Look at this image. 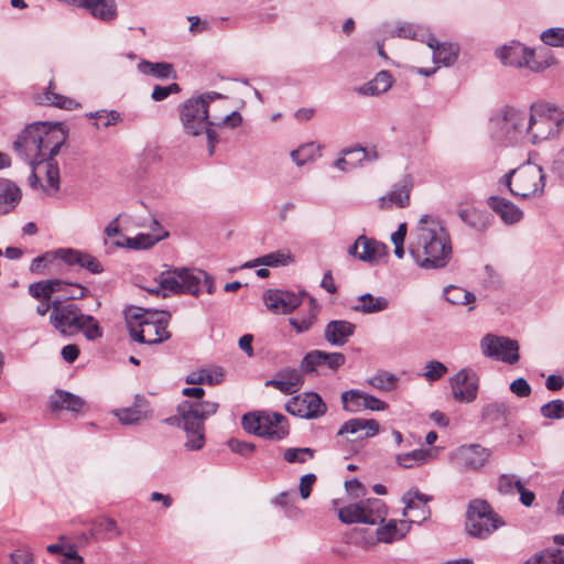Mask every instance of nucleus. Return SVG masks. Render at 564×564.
<instances>
[{
	"mask_svg": "<svg viewBox=\"0 0 564 564\" xmlns=\"http://www.w3.org/2000/svg\"><path fill=\"white\" fill-rule=\"evenodd\" d=\"M21 199L20 188L7 178H0V215L10 213Z\"/></svg>",
	"mask_w": 564,
	"mask_h": 564,
	"instance_id": "2f4dec72",
	"label": "nucleus"
},
{
	"mask_svg": "<svg viewBox=\"0 0 564 564\" xmlns=\"http://www.w3.org/2000/svg\"><path fill=\"white\" fill-rule=\"evenodd\" d=\"M218 404L213 401H183L177 406L182 421L204 424V420L217 412Z\"/></svg>",
	"mask_w": 564,
	"mask_h": 564,
	"instance_id": "5701e85b",
	"label": "nucleus"
},
{
	"mask_svg": "<svg viewBox=\"0 0 564 564\" xmlns=\"http://www.w3.org/2000/svg\"><path fill=\"white\" fill-rule=\"evenodd\" d=\"M91 534L98 539L111 541L119 539L122 535V530L112 518L101 517L94 521Z\"/></svg>",
	"mask_w": 564,
	"mask_h": 564,
	"instance_id": "c9c22d12",
	"label": "nucleus"
},
{
	"mask_svg": "<svg viewBox=\"0 0 564 564\" xmlns=\"http://www.w3.org/2000/svg\"><path fill=\"white\" fill-rule=\"evenodd\" d=\"M180 91V86L176 83H172L167 86H155L151 97L155 101H162L166 99L170 95L177 94Z\"/></svg>",
	"mask_w": 564,
	"mask_h": 564,
	"instance_id": "338daca9",
	"label": "nucleus"
},
{
	"mask_svg": "<svg viewBox=\"0 0 564 564\" xmlns=\"http://www.w3.org/2000/svg\"><path fill=\"white\" fill-rule=\"evenodd\" d=\"M319 147L314 142L305 143L291 152L292 160L302 166L318 156Z\"/></svg>",
	"mask_w": 564,
	"mask_h": 564,
	"instance_id": "8fccbe9b",
	"label": "nucleus"
},
{
	"mask_svg": "<svg viewBox=\"0 0 564 564\" xmlns=\"http://www.w3.org/2000/svg\"><path fill=\"white\" fill-rule=\"evenodd\" d=\"M543 43L550 46H564V28H551L541 33Z\"/></svg>",
	"mask_w": 564,
	"mask_h": 564,
	"instance_id": "680f3d73",
	"label": "nucleus"
},
{
	"mask_svg": "<svg viewBox=\"0 0 564 564\" xmlns=\"http://www.w3.org/2000/svg\"><path fill=\"white\" fill-rule=\"evenodd\" d=\"M55 260H59L58 249L53 252H45L44 254L34 258L30 264V271L36 274H45V268L52 264Z\"/></svg>",
	"mask_w": 564,
	"mask_h": 564,
	"instance_id": "4d7b16f0",
	"label": "nucleus"
},
{
	"mask_svg": "<svg viewBox=\"0 0 564 564\" xmlns=\"http://www.w3.org/2000/svg\"><path fill=\"white\" fill-rule=\"evenodd\" d=\"M126 323L134 341L155 345L170 338L167 321L158 313L132 307L126 312Z\"/></svg>",
	"mask_w": 564,
	"mask_h": 564,
	"instance_id": "20e7f679",
	"label": "nucleus"
},
{
	"mask_svg": "<svg viewBox=\"0 0 564 564\" xmlns=\"http://www.w3.org/2000/svg\"><path fill=\"white\" fill-rule=\"evenodd\" d=\"M67 139L62 123L35 122L28 126L14 142V148L34 167L52 160Z\"/></svg>",
	"mask_w": 564,
	"mask_h": 564,
	"instance_id": "f03ea898",
	"label": "nucleus"
},
{
	"mask_svg": "<svg viewBox=\"0 0 564 564\" xmlns=\"http://www.w3.org/2000/svg\"><path fill=\"white\" fill-rule=\"evenodd\" d=\"M434 458L431 449H414L409 453L398 454L395 460L403 468H414Z\"/></svg>",
	"mask_w": 564,
	"mask_h": 564,
	"instance_id": "79ce46f5",
	"label": "nucleus"
},
{
	"mask_svg": "<svg viewBox=\"0 0 564 564\" xmlns=\"http://www.w3.org/2000/svg\"><path fill=\"white\" fill-rule=\"evenodd\" d=\"M498 59L507 66L528 68L540 73L553 64L552 59H538L534 50L517 41H511L496 51Z\"/></svg>",
	"mask_w": 564,
	"mask_h": 564,
	"instance_id": "9b49d317",
	"label": "nucleus"
},
{
	"mask_svg": "<svg viewBox=\"0 0 564 564\" xmlns=\"http://www.w3.org/2000/svg\"><path fill=\"white\" fill-rule=\"evenodd\" d=\"M54 88H55L54 84L50 83V85H48V87H47V89H46V91L44 94L43 100L47 105H52V106L58 107L61 109H67V110L77 108L79 106L72 98H68V97H65L63 95H59V94L55 93Z\"/></svg>",
	"mask_w": 564,
	"mask_h": 564,
	"instance_id": "09e8293b",
	"label": "nucleus"
},
{
	"mask_svg": "<svg viewBox=\"0 0 564 564\" xmlns=\"http://www.w3.org/2000/svg\"><path fill=\"white\" fill-rule=\"evenodd\" d=\"M221 95L217 93H206L197 98L188 99L184 102L181 110V121L184 130L192 134L198 135L202 132H206L208 142V152L212 155L214 153L217 137L216 133L209 129L213 122L208 118V105L216 98H220Z\"/></svg>",
	"mask_w": 564,
	"mask_h": 564,
	"instance_id": "39448f33",
	"label": "nucleus"
},
{
	"mask_svg": "<svg viewBox=\"0 0 564 564\" xmlns=\"http://www.w3.org/2000/svg\"><path fill=\"white\" fill-rule=\"evenodd\" d=\"M183 429L187 440L184 444L188 451H198L205 445L204 424L193 423V421H183Z\"/></svg>",
	"mask_w": 564,
	"mask_h": 564,
	"instance_id": "ea45409f",
	"label": "nucleus"
},
{
	"mask_svg": "<svg viewBox=\"0 0 564 564\" xmlns=\"http://www.w3.org/2000/svg\"><path fill=\"white\" fill-rule=\"evenodd\" d=\"M398 378L389 372H379L367 379V383L378 390L389 391L395 388Z\"/></svg>",
	"mask_w": 564,
	"mask_h": 564,
	"instance_id": "6e6d98bb",
	"label": "nucleus"
},
{
	"mask_svg": "<svg viewBox=\"0 0 564 564\" xmlns=\"http://www.w3.org/2000/svg\"><path fill=\"white\" fill-rule=\"evenodd\" d=\"M59 260L68 265H78L86 269L90 273L98 274L104 271V267L100 261L90 253L70 249L61 248L58 249Z\"/></svg>",
	"mask_w": 564,
	"mask_h": 564,
	"instance_id": "b1692460",
	"label": "nucleus"
},
{
	"mask_svg": "<svg viewBox=\"0 0 564 564\" xmlns=\"http://www.w3.org/2000/svg\"><path fill=\"white\" fill-rule=\"evenodd\" d=\"M393 84L392 76L387 70L379 72L373 79L359 86L357 93L366 96H376L386 93Z\"/></svg>",
	"mask_w": 564,
	"mask_h": 564,
	"instance_id": "72a5a7b5",
	"label": "nucleus"
},
{
	"mask_svg": "<svg viewBox=\"0 0 564 564\" xmlns=\"http://www.w3.org/2000/svg\"><path fill=\"white\" fill-rule=\"evenodd\" d=\"M79 8L86 9L89 13L102 21H111L117 17V4L115 0H78Z\"/></svg>",
	"mask_w": 564,
	"mask_h": 564,
	"instance_id": "c756f323",
	"label": "nucleus"
},
{
	"mask_svg": "<svg viewBox=\"0 0 564 564\" xmlns=\"http://www.w3.org/2000/svg\"><path fill=\"white\" fill-rule=\"evenodd\" d=\"M51 281H40L29 285V293L36 300H52Z\"/></svg>",
	"mask_w": 564,
	"mask_h": 564,
	"instance_id": "e2e57ef3",
	"label": "nucleus"
},
{
	"mask_svg": "<svg viewBox=\"0 0 564 564\" xmlns=\"http://www.w3.org/2000/svg\"><path fill=\"white\" fill-rule=\"evenodd\" d=\"M115 415L124 425L137 424L148 417L147 411H143L140 406L117 410Z\"/></svg>",
	"mask_w": 564,
	"mask_h": 564,
	"instance_id": "3c124183",
	"label": "nucleus"
},
{
	"mask_svg": "<svg viewBox=\"0 0 564 564\" xmlns=\"http://www.w3.org/2000/svg\"><path fill=\"white\" fill-rule=\"evenodd\" d=\"M154 225L159 227L158 232L139 234L132 238H123L122 240H113L115 247L130 248V249H149L159 241L169 237V232L162 228L158 220H154Z\"/></svg>",
	"mask_w": 564,
	"mask_h": 564,
	"instance_id": "393cba45",
	"label": "nucleus"
},
{
	"mask_svg": "<svg viewBox=\"0 0 564 564\" xmlns=\"http://www.w3.org/2000/svg\"><path fill=\"white\" fill-rule=\"evenodd\" d=\"M285 410L291 415L313 420L323 416L327 406L316 392H303L291 398L285 404Z\"/></svg>",
	"mask_w": 564,
	"mask_h": 564,
	"instance_id": "4468645a",
	"label": "nucleus"
},
{
	"mask_svg": "<svg viewBox=\"0 0 564 564\" xmlns=\"http://www.w3.org/2000/svg\"><path fill=\"white\" fill-rule=\"evenodd\" d=\"M242 426L261 437L280 441L289 434L288 420L283 414L253 412L242 416Z\"/></svg>",
	"mask_w": 564,
	"mask_h": 564,
	"instance_id": "9d476101",
	"label": "nucleus"
},
{
	"mask_svg": "<svg viewBox=\"0 0 564 564\" xmlns=\"http://www.w3.org/2000/svg\"><path fill=\"white\" fill-rule=\"evenodd\" d=\"M263 301L272 313L290 314L302 304L303 294L284 290H268L263 294Z\"/></svg>",
	"mask_w": 564,
	"mask_h": 564,
	"instance_id": "412c9836",
	"label": "nucleus"
},
{
	"mask_svg": "<svg viewBox=\"0 0 564 564\" xmlns=\"http://www.w3.org/2000/svg\"><path fill=\"white\" fill-rule=\"evenodd\" d=\"M409 253L422 269L444 268L452 258V243L441 221L423 216L412 232Z\"/></svg>",
	"mask_w": 564,
	"mask_h": 564,
	"instance_id": "f257e3e1",
	"label": "nucleus"
},
{
	"mask_svg": "<svg viewBox=\"0 0 564 564\" xmlns=\"http://www.w3.org/2000/svg\"><path fill=\"white\" fill-rule=\"evenodd\" d=\"M497 487L501 494L514 495L518 489H522V482L520 479H516L514 476L502 475L498 479Z\"/></svg>",
	"mask_w": 564,
	"mask_h": 564,
	"instance_id": "052dcab7",
	"label": "nucleus"
},
{
	"mask_svg": "<svg viewBox=\"0 0 564 564\" xmlns=\"http://www.w3.org/2000/svg\"><path fill=\"white\" fill-rule=\"evenodd\" d=\"M431 500V496L420 492L417 488H412L403 495V516L409 518L406 520L409 524L421 523L430 518L429 502Z\"/></svg>",
	"mask_w": 564,
	"mask_h": 564,
	"instance_id": "a211bd4d",
	"label": "nucleus"
},
{
	"mask_svg": "<svg viewBox=\"0 0 564 564\" xmlns=\"http://www.w3.org/2000/svg\"><path fill=\"white\" fill-rule=\"evenodd\" d=\"M52 160H47L45 165V185H42L43 191L51 195L59 189V170Z\"/></svg>",
	"mask_w": 564,
	"mask_h": 564,
	"instance_id": "603ef678",
	"label": "nucleus"
},
{
	"mask_svg": "<svg viewBox=\"0 0 564 564\" xmlns=\"http://www.w3.org/2000/svg\"><path fill=\"white\" fill-rule=\"evenodd\" d=\"M347 251L355 259L377 263L388 254V247L372 238L359 236Z\"/></svg>",
	"mask_w": 564,
	"mask_h": 564,
	"instance_id": "aec40b11",
	"label": "nucleus"
},
{
	"mask_svg": "<svg viewBox=\"0 0 564 564\" xmlns=\"http://www.w3.org/2000/svg\"><path fill=\"white\" fill-rule=\"evenodd\" d=\"M46 551L52 554H61L64 557L72 556L73 554L77 553L75 546L73 544L66 543L64 536H61L57 543L47 545Z\"/></svg>",
	"mask_w": 564,
	"mask_h": 564,
	"instance_id": "69168bd1",
	"label": "nucleus"
},
{
	"mask_svg": "<svg viewBox=\"0 0 564 564\" xmlns=\"http://www.w3.org/2000/svg\"><path fill=\"white\" fill-rule=\"evenodd\" d=\"M412 183L410 180H404L402 184L397 185L388 195L379 198L380 208L399 207L403 208L410 203Z\"/></svg>",
	"mask_w": 564,
	"mask_h": 564,
	"instance_id": "cd10ccee",
	"label": "nucleus"
},
{
	"mask_svg": "<svg viewBox=\"0 0 564 564\" xmlns=\"http://www.w3.org/2000/svg\"><path fill=\"white\" fill-rule=\"evenodd\" d=\"M524 564H564V551H542L528 558Z\"/></svg>",
	"mask_w": 564,
	"mask_h": 564,
	"instance_id": "5fc2aeb1",
	"label": "nucleus"
},
{
	"mask_svg": "<svg viewBox=\"0 0 564 564\" xmlns=\"http://www.w3.org/2000/svg\"><path fill=\"white\" fill-rule=\"evenodd\" d=\"M355 328V324L348 321H332L325 327L324 338L333 346H344L354 335Z\"/></svg>",
	"mask_w": 564,
	"mask_h": 564,
	"instance_id": "a878e982",
	"label": "nucleus"
},
{
	"mask_svg": "<svg viewBox=\"0 0 564 564\" xmlns=\"http://www.w3.org/2000/svg\"><path fill=\"white\" fill-rule=\"evenodd\" d=\"M546 175L542 166L531 161L507 173L502 183L512 196L520 199L536 198L543 195Z\"/></svg>",
	"mask_w": 564,
	"mask_h": 564,
	"instance_id": "423d86ee",
	"label": "nucleus"
},
{
	"mask_svg": "<svg viewBox=\"0 0 564 564\" xmlns=\"http://www.w3.org/2000/svg\"><path fill=\"white\" fill-rule=\"evenodd\" d=\"M346 361L341 352H325L322 350H312L307 352L301 361V370L304 373H326L327 370L336 371Z\"/></svg>",
	"mask_w": 564,
	"mask_h": 564,
	"instance_id": "dca6fc26",
	"label": "nucleus"
},
{
	"mask_svg": "<svg viewBox=\"0 0 564 564\" xmlns=\"http://www.w3.org/2000/svg\"><path fill=\"white\" fill-rule=\"evenodd\" d=\"M491 134L500 142L517 144L525 143L530 121L528 111L514 107H505L491 119Z\"/></svg>",
	"mask_w": 564,
	"mask_h": 564,
	"instance_id": "0eeeda50",
	"label": "nucleus"
},
{
	"mask_svg": "<svg viewBox=\"0 0 564 564\" xmlns=\"http://www.w3.org/2000/svg\"><path fill=\"white\" fill-rule=\"evenodd\" d=\"M530 128L527 142L535 144L558 133V127L564 120L563 113L556 107L546 104H533L528 111Z\"/></svg>",
	"mask_w": 564,
	"mask_h": 564,
	"instance_id": "1a4fd4ad",
	"label": "nucleus"
},
{
	"mask_svg": "<svg viewBox=\"0 0 564 564\" xmlns=\"http://www.w3.org/2000/svg\"><path fill=\"white\" fill-rule=\"evenodd\" d=\"M265 384L271 386L285 394H293L300 390L302 380L296 371H291L280 379L268 380Z\"/></svg>",
	"mask_w": 564,
	"mask_h": 564,
	"instance_id": "c03bdc74",
	"label": "nucleus"
},
{
	"mask_svg": "<svg viewBox=\"0 0 564 564\" xmlns=\"http://www.w3.org/2000/svg\"><path fill=\"white\" fill-rule=\"evenodd\" d=\"M366 156L367 153L362 148L345 150L343 156L336 161L335 165L341 171H348L366 160Z\"/></svg>",
	"mask_w": 564,
	"mask_h": 564,
	"instance_id": "49530a36",
	"label": "nucleus"
},
{
	"mask_svg": "<svg viewBox=\"0 0 564 564\" xmlns=\"http://www.w3.org/2000/svg\"><path fill=\"white\" fill-rule=\"evenodd\" d=\"M409 531L410 524L406 520H389L377 529V536L380 542L392 543L404 538Z\"/></svg>",
	"mask_w": 564,
	"mask_h": 564,
	"instance_id": "7c9ffc66",
	"label": "nucleus"
},
{
	"mask_svg": "<svg viewBox=\"0 0 564 564\" xmlns=\"http://www.w3.org/2000/svg\"><path fill=\"white\" fill-rule=\"evenodd\" d=\"M9 556L11 564H36L32 551L26 546L18 547Z\"/></svg>",
	"mask_w": 564,
	"mask_h": 564,
	"instance_id": "0e129e2a",
	"label": "nucleus"
},
{
	"mask_svg": "<svg viewBox=\"0 0 564 564\" xmlns=\"http://www.w3.org/2000/svg\"><path fill=\"white\" fill-rule=\"evenodd\" d=\"M315 451L310 447H290L283 453V459L289 464H304L314 457Z\"/></svg>",
	"mask_w": 564,
	"mask_h": 564,
	"instance_id": "864d4df0",
	"label": "nucleus"
},
{
	"mask_svg": "<svg viewBox=\"0 0 564 564\" xmlns=\"http://www.w3.org/2000/svg\"><path fill=\"white\" fill-rule=\"evenodd\" d=\"M447 372V367L438 360H430L424 366L422 376L429 382H434L441 379Z\"/></svg>",
	"mask_w": 564,
	"mask_h": 564,
	"instance_id": "13d9d810",
	"label": "nucleus"
},
{
	"mask_svg": "<svg viewBox=\"0 0 564 564\" xmlns=\"http://www.w3.org/2000/svg\"><path fill=\"white\" fill-rule=\"evenodd\" d=\"M429 47L433 51V59L438 65L448 66L453 64L457 57V47L453 44H440L435 39L430 37Z\"/></svg>",
	"mask_w": 564,
	"mask_h": 564,
	"instance_id": "e433bc0d",
	"label": "nucleus"
},
{
	"mask_svg": "<svg viewBox=\"0 0 564 564\" xmlns=\"http://www.w3.org/2000/svg\"><path fill=\"white\" fill-rule=\"evenodd\" d=\"M488 205L506 224H516L520 221L523 216V212L518 206L499 196H490L488 198Z\"/></svg>",
	"mask_w": 564,
	"mask_h": 564,
	"instance_id": "bb28decb",
	"label": "nucleus"
},
{
	"mask_svg": "<svg viewBox=\"0 0 564 564\" xmlns=\"http://www.w3.org/2000/svg\"><path fill=\"white\" fill-rule=\"evenodd\" d=\"M506 523L484 499H474L466 510V532L477 539H487Z\"/></svg>",
	"mask_w": 564,
	"mask_h": 564,
	"instance_id": "6e6552de",
	"label": "nucleus"
},
{
	"mask_svg": "<svg viewBox=\"0 0 564 564\" xmlns=\"http://www.w3.org/2000/svg\"><path fill=\"white\" fill-rule=\"evenodd\" d=\"M541 414L550 420H560L564 417V401L556 399L541 406Z\"/></svg>",
	"mask_w": 564,
	"mask_h": 564,
	"instance_id": "bf43d9fd",
	"label": "nucleus"
},
{
	"mask_svg": "<svg viewBox=\"0 0 564 564\" xmlns=\"http://www.w3.org/2000/svg\"><path fill=\"white\" fill-rule=\"evenodd\" d=\"M82 310L74 303L54 300L52 303V312L50 314V323L62 335L74 336L76 323L79 322Z\"/></svg>",
	"mask_w": 564,
	"mask_h": 564,
	"instance_id": "2eb2a0df",
	"label": "nucleus"
},
{
	"mask_svg": "<svg viewBox=\"0 0 564 564\" xmlns=\"http://www.w3.org/2000/svg\"><path fill=\"white\" fill-rule=\"evenodd\" d=\"M318 313L319 305L317 304L315 299L310 297V306L307 313L301 318H289V323L292 327H294L297 334H302L308 332L311 327L315 324Z\"/></svg>",
	"mask_w": 564,
	"mask_h": 564,
	"instance_id": "37998d69",
	"label": "nucleus"
},
{
	"mask_svg": "<svg viewBox=\"0 0 564 564\" xmlns=\"http://www.w3.org/2000/svg\"><path fill=\"white\" fill-rule=\"evenodd\" d=\"M354 310L362 314H375L388 308L389 300L384 296H373L370 293L360 295L357 299Z\"/></svg>",
	"mask_w": 564,
	"mask_h": 564,
	"instance_id": "4c0bfd02",
	"label": "nucleus"
},
{
	"mask_svg": "<svg viewBox=\"0 0 564 564\" xmlns=\"http://www.w3.org/2000/svg\"><path fill=\"white\" fill-rule=\"evenodd\" d=\"M51 406L53 410H67L73 413H82L86 410L87 404L76 394L57 390L51 395Z\"/></svg>",
	"mask_w": 564,
	"mask_h": 564,
	"instance_id": "c85d7f7f",
	"label": "nucleus"
},
{
	"mask_svg": "<svg viewBox=\"0 0 564 564\" xmlns=\"http://www.w3.org/2000/svg\"><path fill=\"white\" fill-rule=\"evenodd\" d=\"M480 348L486 357L513 365L519 361V344L505 336L487 334L480 341Z\"/></svg>",
	"mask_w": 564,
	"mask_h": 564,
	"instance_id": "ddd939ff",
	"label": "nucleus"
},
{
	"mask_svg": "<svg viewBox=\"0 0 564 564\" xmlns=\"http://www.w3.org/2000/svg\"><path fill=\"white\" fill-rule=\"evenodd\" d=\"M89 117L101 120L102 121L101 124L104 127L113 126L120 120V115L116 110H110V111L100 110V111L91 112L89 115Z\"/></svg>",
	"mask_w": 564,
	"mask_h": 564,
	"instance_id": "774afa93",
	"label": "nucleus"
},
{
	"mask_svg": "<svg viewBox=\"0 0 564 564\" xmlns=\"http://www.w3.org/2000/svg\"><path fill=\"white\" fill-rule=\"evenodd\" d=\"M202 283L206 285L209 294L214 292V282L206 272L181 268L162 272L158 284L147 288V290L150 293L162 294L163 296H167L170 293L196 295Z\"/></svg>",
	"mask_w": 564,
	"mask_h": 564,
	"instance_id": "7ed1b4c3",
	"label": "nucleus"
},
{
	"mask_svg": "<svg viewBox=\"0 0 564 564\" xmlns=\"http://www.w3.org/2000/svg\"><path fill=\"white\" fill-rule=\"evenodd\" d=\"M490 458V451L479 444L462 445L451 454L452 464L462 470H478Z\"/></svg>",
	"mask_w": 564,
	"mask_h": 564,
	"instance_id": "f3484780",
	"label": "nucleus"
},
{
	"mask_svg": "<svg viewBox=\"0 0 564 564\" xmlns=\"http://www.w3.org/2000/svg\"><path fill=\"white\" fill-rule=\"evenodd\" d=\"M225 373L220 367H208L192 371L186 377L188 384H218L224 380Z\"/></svg>",
	"mask_w": 564,
	"mask_h": 564,
	"instance_id": "473e14b6",
	"label": "nucleus"
},
{
	"mask_svg": "<svg viewBox=\"0 0 564 564\" xmlns=\"http://www.w3.org/2000/svg\"><path fill=\"white\" fill-rule=\"evenodd\" d=\"M386 514V505L378 498L360 500L338 510L339 520L346 524L366 523L373 525L383 521Z\"/></svg>",
	"mask_w": 564,
	"mask_h": 564,
	"instance_id": "f8f14e48",
	"label": "nucleus"
},
{
	"mask_svg": "<svg viewBox=\"0 0 564 564\" xmlns=\"http://www.w3.org/2000/svg\"><path fill=\"white\" fill-rule=\"evenodd\" d=\"M460 219L476 231H484L490 225V215L475 207H466L459 210Z\"/></svg>",
	"mask_w": 564,
	"mask_h": 564,
	"instance_id": "f704fd0d",
	"label": "nucleus"
},
{
	"mask_svg": "<svg viewBox=\"0 0 564 564\" xmlns=\"http://www.w3.org/2000/svg\"><path fill=\"white\" fill-rule=\"evenodd\" d=\"M449 386L453 398L457 402L469 403L477 398L478 378L470 370H459L449 378Z\"/></svg>",
	"mask_w": 564,
	"mask_h": 564,
	"instance_id": "6ab92c4d",
	"label": "nucleus"
},
{
	"mask_svg": "<svg viewBox=\"0 0 564 564\" xmlns=\"http://www.w3.org/2000/svg\"><path fill=\"white\" fill-rule=\"evenodd\" d=\"M343 406L348 412H359L362 409L384 411L388 404L377 397L361 390L351 389L341 394Z\"/></svg>",
	"mask_w": 564,
	"mask_h": 564,
	"instance_id": "4be33fe9",
	"label": "nucleus"
},
{
	"mask_svg": "<svg viewBox=\"0 0 564 564\" xmlns=\"http://www.w3.org/2000/svg\"><path fill=\"white\" fill-rule=\"evenodd\" d=\"M447 302L453 305H468L476 302V295L464 288L449 285L444 290Z\"/></svg>",
	"mask_w": 564,
	"mask_h": 564,
	"instance_id": "de8ad7c7",
	"label": "nucleus"
},
{
	"mask_svg": "<svg viewBox=\"0 0 564 564\" xmlns=\"http://www.w3.org/2000/svg\"><path fill=\"white\" fill-rule=\"evenodd\" d=\"M138 68L144 75H151L161 79L176 77L172 64L169 63H151L142 61Z\"/></svg>",
	"mask_w": 564,
	"mask_h": 564,
	"instance_id": "a18cd8bd",
	"label": "nucleus"
},
{
	"mask_svg": "<svg viewBox=\"0 0 564 564\" xmlns=\"http://www.w3.org/2000/svg\"><path fill=\"white\" fill-rule=\"evenodd\" d=\"M79 322L76 323L74 335L83 334L87 340L94 341L102 337V328L99 322L91 315L80 313Z\"/></svg>",
	"mask_w": 564,
	"mask_h": 564,
	"instance_id": "58836bf2",
	"label": "nucleus"
},
{
	"mask_svg": "<svg viewBox=\"0 0 564 564\" xmlns=\"http://www.w3.org/2000/svg\"><path fill=\"white\" fill-rule=\"evenodd\" d=\"M293 262V257L286 251H274L262 257L254 259L253 261L246 262L241 268H253L258 265L267 267H280L288 265Z\"/></svg>",
	"mask_w": 564,
	"mask_h": 564,
	"instance_id": "a19ab883",
	"label": "nucleus"
}]
</instances>
